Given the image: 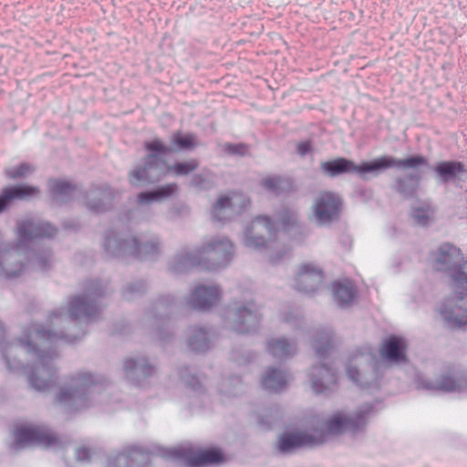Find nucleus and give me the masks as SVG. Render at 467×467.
Here are the masks:
<instances>
[{
  "label": "nucleus",
  "mask_w": 467,
  "mask_h": 467,
  "mask_svg": "<svg viewBox=\"0 0 467 467\" xmlns=\"http://www.w3.org/2000/svg\"><path fill=\"white\" fill-rule=\"evenodd\" d=\"M16 447H44L48 448L51 445V438L43 434L35 429L25 428L16 431Z\"/></svg>",
  "instance_id": "obj_9"
},
{
  "label": "nucleus",
  "mask_w": 467,
  "mask_h": 467,
  "mask_svg": "<svg viewBox=\"0 0 467 467\" xmlns=\"http://www.w3.org/2000/svg\"><path fill=\"white\" fill-rule=\"evenodd\" d=\"M233 249L232 244L228 240H223L216 244H212L207 250L213 254V257L222 259L223 263L229 262V256Z\"/></svg>",
  "instance_id": "obj_16"
},
{
  "label": "nucleus",
  "mask_w": 467,
  "mask_h": 467,
  "mask_svg": "<svg viewBox=\"0 0 467 467\" xmlns=\"http://www.w3.org/2000/svg\"><path fill=\"white\" fill-rule=\"evenodd\" d=\"M334 292L336 300L340 306L350 303L354 297L353 289L349 285H337L334 287Z\"/></svg>",
  "instance_id": "obj_18"
},
{
  "label": "nucleus",
  "mask_w": 467,
  "mask_h": 467,
  "mask_svg": "<svg viewBox=\"0 0 467 467\" xmlns=\"http://www.w3.org/2000/svg\"><path fill=\"white\" fill-rule=\"evenodd\" d=\"M146 149L150 152L148 158V165L140 168L136 171H132L130 175V182L134 185H143L150 182L147 175V171L152 169V160L159 154L164 152L166 148L160 140L154 139L146 144Z\"/></svg>",
  "instance_id": "obj_4"
},
{
  "label": "nucleus",
  "mask_w": 467,
  "mask_h": 467,
  "mask_svg": "<svg viewBox=\"0 0 467 467\" xmlns=\"http://www.w3.org/2000/svg\"><path fill=\"white\" fill-rule=\"evenodd\" d=\"M315 376L317 373H314ZM318 375L320 378L313 382V389L316 392H321L322 389L319 388L318 382L320 381L321 385L328 384L334 381V376L330 373L329 369L326 367H322L318 368Z\"/></svg>",
  "instance_id": "obj_23"
},
{
  "label": "nucleus",
  "mask_w": 467,
  "mask_h": 467,
  "mask_svg": "<svg viewBox=\"0 0 467 467\" xmlns=\"http://www.w3.org/2000/svg\"><path fill=\"white\" fill-rule=\"evenodd\" d=\"M246 202L248 201L238 193L222 196L214 206V213H220L225 208H230L233 212L238 213L245 206Z\"/></svg>",
  "instance_id": "obj_13"
},
{
  "label": "nucleus",
  "mask_w": 467,
  "mask_h": 467,
  "mask_svg": "<svg viewBox=\"0 0 467 467\" xmlns=\"http://www.w3.org/2000/svg\"><path fill=\"white\" fill-rule=\"evenodd\" d=\"M407 344L402 337H389L382 344L380 353L383 358L395 363H400L406 359Z\"/></svg>",
  "instance_id": "obj_8"
},
{
  "label": "nucleus",
  "mask_w": 467,
  "mask_h": 467,
  "mask_svg": "<svg viewBox=\"0 0 467 467\" xmlns=\"http://www.w3.org/2000/svg\"><path fill=\"white\" fill-rule=\"evenodd\" d=\"M21 270V265L11 267L9 265L0 268V275H4L5 277H13L17 275Z\"/></svg>",
  "instance_id": "obj_30"
},
{
  "label": "nucleus",
  "mask_w": 467,
  "mask_h": 467,
  "mask_svg": "<svg viewBox=\"0 0 467 467\" xmlns=\"http://www.w3.org/2000/svg\"><path fill=\"white\" fill-rule=\"evenodd\" d=\"M395 165L394 167L409 170V169H415L418 168L423 164H425L426 160L421 156H413L408 159L404 160H397L395 159Z\"/></svg>",
  "instance_id": "obj_21"
},
{
  "label": "nucleus",
  "mask_w": 467,
  "mask_h": 467,
  "mask_svg": "<svg viewBox=\"0 0 467 467\" xmlns=\"http://www.w3.org/2000/svg\"><path fill=\"white\" fill-rule=\"evenodd\" d=\"M248 322L249 324H254L255 321V317L252 315L250 311L246 308H241L238 310V320H237V329L240 332H246L248 329L243 328L240 327L242 323Z\"/></svg>",
  "instance_id": "obj_25"
},
{
  "label": "nucleus",
  "mask_w": 467,
  "mask_h": 467,
  "mask_svg": "<svg viewBox=\"0 0 467 467\" xmlns=\"http://www.w3.org/2000/svg\"><path fill=\"white\" fill-rule=\"evenodd\" d=\"M217 296V289L212 287L200 286L195 291L196 303L201 308H205Z\"/></svg>",
  "instance_id": "obj_17"
},
{
  "label": "nucleus",
  "mask_w": 467,
  "mask_h": 467,
  "mask_svg": "<svg viewBox=\"0 0 467 467\" xmlns=\"http://www.w3.org/2000/svg\"><path fill=\"white\" fill-rule=\"evenodd\" d=\"M286 226H287V223H286V215L284 214L279 220H278V223H277V229L279 230H285L286 229Z\"/></svg>",
  "instance_id": "obj_34"
},
{
  "label": "nucleus",
  "mask_w": 467,
  "mask_h": 467,
  "mask_svg": "<svg viewBox=\"0 0 467 467\" xmlns=\"http://www.w3.org/2000/svg\"><path fill=\"white\" fill-rule=\"evenodd\" d=\"M31 168L26 164H20L18 166L11 167L6 171V175L10 179H17L26 176L29 173Z\"/></svg>",
  "instance_id": "obj_24"
},
{
  "label": "nucleus",
  "mask_w": 467,
  "mask_h": 467,
  "mask_svg": "<svg viewBox=\"0 0 467 467\" xmlns=\"http://www.w3.org/2000/svg\"><path fill=\"white\" fill-rule=\"evenodd\" d=\"M436 171L444 180L462 178L467 173L464 166L458 161H441L436 166Z\"/></svg>",
  "instance_id": "obj_14"
},
{
  "label": "nucleus",
  "mask_w": 467,
  "mask_h": 467,
  "mask_svg": "<svg viewBox=\"0 0 467 467\" xmlns=\"http://www.w3.org/2000/svg\"><path fill=\"white\" fill-rule=\"evenodd\" d=\"M194 138L193 136L187 134H176L173 136L171 140V150H181L184 149H190L194 146Z\"/></svg>",
  "instance_id": "obj_20"
},
{
  "label": "nucleus",
  "mask_w": 467,
  "mask_h": 467,
  "mask_svg": "<svg viewBox=\"0 0 467 467\" xmlns=\"http://www.w3.org/2000/svg\"><path fill=\"white\" fill-rule=\"evenodd\" d=\"M228 150H229V151H230L231 153H235V152H237V150H236L235 149H234V147H232V146H230V145L228 146Z\"/></svg>",
  "instance_id": "obj_39"
},
{
  "label": "nucleus",
  "mask_w": 467,
  "mask_h": 467,
  "mask_svg": "<svg viewBox=\"0 0 467 467\" xmlns=\"http://www.w3.org/2000/svg\"><path fill=\"white\" fill-rule=\"evenodd\" d=\"M348 375L350 379H355L354 375L352 374V370L350 368L348 369Z\"/></svg>",
  "instance_id": "obj_37"
},
{
  "label": "nucleus",
  "mask_w": 467,
  "mask_h": 467,
  "mask_svg": "<svg viewBox=\"0 0 467 467\" xmlns=\"http://www.w3.org/2000/svg\"><path fill=\"white\" fill-rule=\"evenodd\" d=\"M130 456V454L121 453V454L119 455V459H126V458H128Z\"/></svg>",
  "instance_id": "obj_38"
},
{
  "label": "nucleus",
  "mask_w": 467,
  "mask_h": 467,
  "mask_svg": "<svg viewBox=\"0 0 467 467\" xmlns=\"http://www.w3.org/2000/svg\"><path fill=\"white\" fill-rule=\"evenodd\" d=\"M197 168V163L194 161L178 163L168 167V171L177 176L186 175Z\"/></svg>",
  "instance_id": "obj_22"
},
{
  "label": "nucleus",
  "mask_w": 467,
  "mask_h": 467,
  "mask_svg": "<svg viewBox=\"0 0 467 467\" xmlns=\"http://www.w3.org/2000/svg\"><path fill=\"white\" fill-rule=\"evenodd\" d=\"M273 227L266 217H258L253 221L250 229L246 232L245 245L256 248L265 244V237L272 236Z\"/></svg>",
  "instance_id": "obj_5"
},
{
  "label": "nucleus",
  "mask_w": 467,
  "mask_h": 467,
  "mask_svg": "<svg viewBox=\"0 0 467 467\" xmlns=\"http://www.w3.org/2000/svg\"><path fill=\"white\" fill-rule=\"evenodd\" d=\"M265 183V186H266L267 188H269V189L274 188V187H275V180H266Z\"/></svg>",
  "instance_id": "obj_36"
},
{
  "label": "nucleus",
  "mask_w": 467,
  "mask_h": 467,
  "mask_svg": "<svg viewBox=\"0 0 467 467\" xmlns=\"http://www.w3.org/2000/svg\"><path fill=\"white\" fill-rule=\"evenodd\" d=\"M285 377L283 373L272 370L265 377L263 384L269 389H277L285 384Z\"/></svg>",
  "instance_id": "obj_19"
},
{
  "label": "nucleus",
  "mask_w": 467,
  "mask_h": 467,
  "mask_svg": "<svg viewBox=\"0 0 467 467\" xmlns=\"http://www.w3.org/2000/svg\"><path fill=\"white\" fill-rule=\"evenodd\" d=\"M176 191V186L173 184H169L161 189L147 193H140L138 196V201L140 203H149L151 202H160L169 197Z\"/></svg>",
  "instance_id": "obj_15"
},
{
  "label": "nucleus",
  "mask_w": 467,
  "mask_h": 467,
  "mask_svg": "<svg viewBox=\"0 0 467 467\" xmlns=\"http://www.w3.org/2000/svg\"><path fill=\"white\" fill-rule=\"evenodd\" d=\"M323 275L321 271L308 265H302L296 275V285L306 292L315 291L321 284Z\"/></svg>",
  "instance_id": "obj_10"
},
{
  "label": "nucleus",
  "mask_w": 467,
  "mask_h": 467,
  "mask_svg": "<svg viewBox=\"0 0 467 467\" xmlns=\"http://www.w3.org/2000/svg\"><path fill=\"white\" fill-rule=\"evenodd\" d=\"M33 228V224L32 223H28L26 225V228L24 227L20 230V235L22 238L24 239H26L27 237H38V236H41L42 234L35 231V229H31Z\"/></svg>",
  "instance_id": "obj_29"
},
{
  "label": "nucleus",
  "mask_w": 467,
  "mask_h": 467,
  "mask_svg": "<svg viewBox=\"0 0 467 467\" xmlns=\"http://www.w3.org/2000/svg\"><path fill=\"white\" fill-rule=\"evenodd\" d=\"M49 187L52 192H54L55 194L66 192L67 190L70 189L69 183L59 180L50 181Z\"/></svg>",
  "instance_id": "obj_26"
},
{
  "label": "nucleus",
  "mask_w": 467,
  "mask_h": 467,
  "mask_svg": "<svg viewBox=\"0 0 467 467\" xmlns=\"http://www.w3.org/2000/svg\"><path fill=\"white\" fill-rule=\"evenodd\" d=\"M340 204L339 197L333 192L320 193L313 202L311 220L319 225L328 223L338 214Z\"/></svg>",
  "instance_id": "obj_3"
},
{
  "label": "nucleus",
  "mask_w": 467,
  "mask_h": 467,
  "mask_svg": "<svg viewBox=\"0 0 467 467\" xmlns=\"http://www.w3.org/2000/svg\"><path fill=\"white\" fill-rule=\"evenodd\" d=\"M176 457H183L185 464L189 467H202L208 464L218 463L223 461V455L217 449L192 451L187 454L174 452Z\"/></svg>",
  "instance_id": "obj_6"
},
{
  "label": "nucleus",
  "mask_w": 467,
  "mask_h": 467,
  "mask_svg": "<svg viewBox=\"0 0 467 467\" xmlns=\"http://www.w3.org/2000/svg\"><path fill=\"white\" fill-rule=\"evenodd\" d=\"M436 388L437 389L443 391H452L457 389L455 383L451 379H445V380L440 383Z\"/></svg>",
  "instance_id": "obj_31"
},
{
  "label": "nucleus",
  "mask_w": 467,
  "mask_h": 467,
  "mask_svg": "<svg viewBox=\"0 0 467 467\" xmlns=\"http://www.w3.org/2000/svg\"><path fill=\"white\" fill-rule=\"evenodd\" d=\"M395 163V158L383 155L370 161L355 164L354 173L366 179L370 176H377L388 169L394 168Z\"/></svg>",
  "instance_id": "obj_7"
},
{
  "label": "nucleus",
  "mask_w": 467,
  "mask_h": 467,
  "mask_svg": "<svg viewBox=\"0 0 467 467\" xmlns=\"http://www.w3.org/2000/svg\"><path fill=\"white\" fill-rule=\"evenodd\" d=\"M296 149L300 155H305L310 150V144L308 142H301L297 145Z\"/></svg>",
  "instance_id": "obj_33"
},
{
  "label": "nucleus",
  "mask_w": 467,
  "mask_h": 467,
  "mask_svg": "<svg viewBox=\"0 0 467 467\" xmlns=\"http://www.w3.org/2000/svg\"><path fill=\"white\" fill-rule=\"evenodd\" d=\"M321 169L324 173L330 177H335L342 173H354L355 163L345 158H337L329 161L323 162Z\"/></svg>",
  "instance_id": "obj_12"
},
{
  "label": "nucleus",
  "mask_w": 467,
  "mask_h": 467,
  "mask_svg": "<svg viewBox=\"0 0 467 467\" xmlns=\"http://www.w3.org/2000/svg\"><path fill=\"white\" fill-rule=\"evenodd\" d=\"M30 383H31V385H32L34 388H36V389H43V388L45 387V384H44V383H42V382H41V383H38V379H37V378H35L34 376H32V377L30 378Z\"/></svg>",
  "instance_id": "obj_35"
},
{
  "label": "nucleus",
  "mask_w": 467,
  "mask_h": 467,
  "mask_svg": "<svg viewBox=\"0 0 467 467\" xmlns=\"http://www.w3.org/2000/svg\"><path fill=\"white\" fill-rule=\"evenodd\" d=\"M288 344L284 340L275 341L270 344V351L274 356H281L287 353Z\"/></svg>",
  "instance_id": "obj_27"
},
{
  "label": "nucleus",
  "mask_w": 467,
  "mask_h": 467,
  "mask_svg": "<svg viewBox=\"0 0 467 467\" xmlns=\"http://www.w3.org/2000/svg\"><path fill=\"white\" fill-rule=\"evenodd\" d=\"M413 216L419 224H425L430 218L429 211H426L424 209H416L414 211Z\"/></svg>",
  "instance_id": "obj_28"
},
{
  "label": "nucleus",
  "mask_w": 467,
  "mask_h": 467,
  "mask_svg": "<svg viewBox=\"0 0 467 467\" xmlns=\"http://www.w3.org/2000/svg\"><path fill=\"white\" fill-rule=\"evenodd\" d=\"M430 265L435 271L448 272L451 295L445 300L441 315L451 328L467 325V260L461 250L443 244L430 255Z\"/></svg>",
  "instance_id": "obj_1"
},
{
  "label": "nucleus",
  "mask_w": 467,
  "mask_h": 467,
  "mask_svg": "<svg viewBox=\"0 0 467 467\" xmlns=\"http://www.w3.org/2000/svg\"><path fill=\"white\" fill-rule=\"evenodd\" d=\"M361 423L362 420L360 417L349 418L343 412L337 411L327 420L320 438L302 436L299 434L284 435L278 441V447L282 451H289L301 446L312 447L323 443L327 436H334L348 431H354Z\"/></svg>",
  "instance_id": "obj_2"
},
{
  "label": "nucleus",
  "mask_w": 467,
  "mask_h": 467,
  "mask_svg": "<svg viewBox=\"0 0 467 467\" xmlns=\"http://www.w3.org/2000/svg\"><path fill=\"white\" fill-rule=\"evenodd\" d=\"M76 457L78 461L83 462L89 459V451L85 448H78L76 451Z\"/></svg>",
  "instance_id": "obj_32"
},
{
  "label": "nucleus",
  "mask_w": 467,
  "mask_h": 467,
  "mask_svg": "<svg viewBox=\"0 0 467 467\" xmlns=\"http://www.w3.org/2000/svg\"><path fill=\"white\" fill-rule=\"evenodd\" d=\"M38 192V190L32 186L17 185L5 189L0 196V213L15 200H23Z\"/></svg>",
  "instance_id": "obj_11"
},
{
  "label": "nucleus",
  "mask_w": 467,
  "mask_h": 467,
  "mask_svg": "<svg viewBox=\"0 0 467 467\" xmlns=\"http://www.w3.org/2000/svg\"><path fill=\"white\" fill-rule=\"evenodd\" d=\"M5 261H9V257H8V256H5Z\"/></svg>",
  "instance_id": "obj_40"
}]
</instances>
